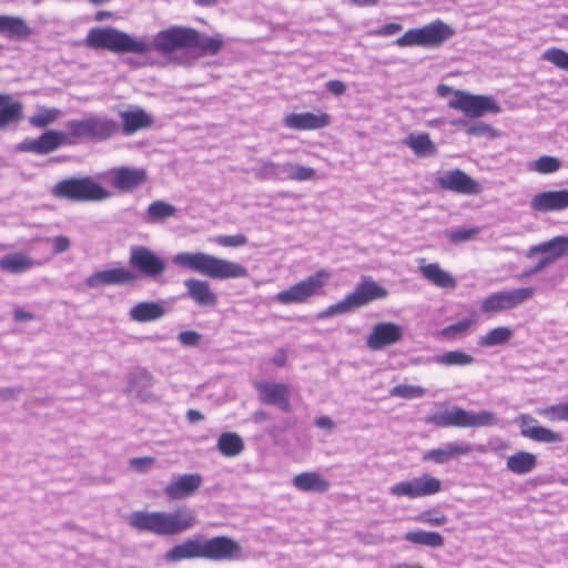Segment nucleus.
<instances>
[{"instance_id":"nucleus-11","label":"nucleus","mask_w":568,"mask_h":568,"mask_svg":"<svg viewBox=\"0 0 568 568\" xmlns=\"http://www.w3.org/2000/svg\"><path fill=\"white\" fill-rule=\"evenodd\" d=\"M442 490V481L427 474L414 477L408 480H402L389 487L388 491L396 498L417 499L430 496Z\"/></svg>"},{"instance_id":"nucleus-37","label":"nucleus","mask_w":568,"mask_h":568,"mask_svg":"<svg viewBox=\"0 0 568 568\" xmlns=\"http://www.w3.org/2000/svg\"><path fill=\"white\" fill-rule=\"evenodd\" d=\"M23 116V104L12 102L7 94H0V129L18 123Z\"/></svg>"},{"instance_id":"nucleus-36","label":"nucleus","mask_w":568,"mask_h":568,"mask_svg":"<svg viewBox=\"0 0 568 568\" xmlns=\"http://www.w3.org/2000/svg\"><path fill=\"white\" fill-rule=\"evenodd\" d=\"M39 264L26 253H12L0 258V268L12 274L24 273Z\"/></svg>"},{"instance_id":"nucleus-4","label":"nucleus","mask_w":568,"mask_h":568,"mask_svg":"<svg viewBox=\"0 0 568 568\" xmlns=\"http://www.w3.org/2000/svg\"><path fill=\"white\" fill-rule=\"evenodd\" d=\"M388 291L378 284L371 276H364L355 286L354 291L347 294L342 301L328 306L317 314L318 318H328L336 315L347 314L361 308L374 301L384 300Z\"/></svg>"},{"instance_id":"nucleus-14","label":"nucleus","mask_w":568,"mask_h":568,"mask_svg":"<svg viewBox=\"0 0 568 568\" xmlns=\"http://www.w3.org/2000/svg\"><path fill=\"white\" fill-rule=\"evenodd\" d=\"M129 263L150 278H158L166 270L165 261L152 250L142 245L131 247Z\"/></svg>"},{"instance_id":"nucleus-13","label":"nucleus","mask_w":568,"mask_h":568,"mask_svg":"<svg viewBox=\"0 0 568 568\" xmlns=\"http://www.w3.org/2000/svg\"><path fill=\"white\" fill-rule=\"evenodd\" d=\"M202 558L211 561H236L243 559V547L229 536H215L201 540Z\"/></svg>"},{"instance_id":"nucleus-54","label":"nucleus","mask_w":568,"mask_h":568,"mask_svg":"<svg viewBox=\"0 0 568 568\" xmlns=\"http://www.w3.org/2000/svg\"><path fill=\"white\" fill-rule=\"evenodd\" d=\"M176 339L182 346L197 347L202 341V335L193 329L180 332Z\"/></svg>"},{"instance_id":"nucleus-18","label":"nucleus","mask_w":568,"mask_h":568,"mask_svg":"<svg viewBox=\"0 0 568 568\" xmlns=\"http://www.w3.org/2000/svg\"><path fill=\"white\" fill-rule=\"evenodd\" d=\"M254 388L262 404L276 406L285 413L291 410V390L286 384L257 381L254 383Z\"/></svg>"},{"instance_id":"nucleus-12","label":"nucleus","mask_w":568,"mask_h":568,"mask_svg":"<svg viewBox=\"0 0 568 568\" xmlns=\"http://www.w3.org/2000/svg\"><path fill=\"white\" fill-rule=\"evenodd\" d=\"M535 294L534 287H520L510 291H500L493 293L481 301L480 310L485 314H496L513 310Z\"/></svg>"},{"instance_id":"nucleus-59","label":"nucleus","mask_w":568,"mask_h":568,"mask_svg":"<svg viewBox=\"0 0 568 568\" xmlns=\"http://www.w3.org/2000/svg\"><path fill=\"white\" fill-rule=\"evenodd\" d=\"M52 243H53V253L54 254H61V253L68 251L71 245L69 237L63 236V235L55 236L52 240Z\"/></svg>"},{"instance_id":"nucleus-62","label":"nucleus","mask_w":568,"mask_h":568,"mask_svg":"<svg viewBox=\"0 0 568 568\" xmlns=\"http://www.w3.org/2000/svg\"><path fill=\"white\" fill-rule=\"evenodd\" d=\"M20 387H6L0 388V399L2 400H13L17 399L18 395L21 393Z\"/></svg>"},{"instance_id":"nucleus-52","label":"nucleus","mask_w":568,"mask_h":568,"mask_svg":"<svg viewBox=\"0 0 568 568\" xmlns=\"http://www.w3.org/2000/svg\"><path fill=\"white\" fill-rule=\"evenodd\" d=\"M156 463V459L151 456L134 457L129 460V467L131 470L144 474L148 473Z\"/></svg>"},{"instance_id":"nucleus-1","label":"nucleus","mask_w":568,"mask_h":568,"mask_svg":"<svg viewBox=\"0 0 568 568\" xmlns=\"http://www.w3.org/2000/svg\"><path fill=\"white\" fill-rule=\"evenodd\" d=\"M192 28L171 26L158 31L151 40L135 36L114 27L92 28L85 38V45L95 50H106L115 54L145 55L156 52L165 57L169 63L185 65L189 61L176 52L190 49Z\"/></svg>"},{"instance_id":"nucleus-39","label":"nucleus","mask_w":568,"mask_h":568,"mask_svg":"<svg viewBox=\"0 0 568 568\" xmlns=\"http://www.w3.org/2000/svg\"><path fill=\"white\" fill-rule=\"evenodd\" d=\"M404 539L410 544L426 546L430 548H440L445 544L444 537L437 531L414 530L407 531Z\"/></svg>"},{"instance_id":"nucleus-45","label":"nucleus","mask_w":568,"mask_h":568,"mask_svg":"<svg viewBox=\"0 0 568 568\" xmlns=\"http://www.w3.org/2000/svg\"><path fill=\"white\" fill-rule=\"evenodd\" d=\"M61 111L55 108H39L38 112L29 118V123L34 128H47L57 121Z\"/></svg>"},{"instance_id":"nucleus-47","label":"nucleus","mask_w":568,"mask_h":568,"mask_svg":"<svg viewBox=\"0 0 568 568\" xmlns=\"http://www.w3.org/2000/svg\"><path fill=\"white\" fill-rule=\"evenodd\" d=\"M476 323L473 318H464L460 322L447 325L439 335L446 339H456L466 335L467 331Z\"/></svg>"},{"instance_id":"nucleus-6","label":"nucleus","mask_w":568,"mask_h":568,"mask_svg":"<svg viewBox=\"0 0 568 568\" xmlns=\"http://www.w3.org/2000/svg\"><path fill=\"white\" fill-rule=\"evenodd\" d=\"M425 422L437 427L479 428L497 426L499 419L489 410L470 412L456 406L429 415L425 418Z\"/></svg>"},{"instance_id":"nucleus-35","label":"nucleus","mask_w":568,"mask_h":568,"mask_svg":"<svg viewBox=\"0 0 568 568\" xmlns=\"http://www.w3.org/2000/svg\"><path fill=\"white\" fill-rule=\"evenodd\" d=\"M424 262L425 260H422L419 271L428 282L440 288H454L456 286V280L448 272L444 271L439 264H425Z\"/></svg>"},{"instance_id":"nucleus-43","label":"nucleus","mask_w":568,"mask_h":568,"mask_svg":"<svg viewBox=\"0 0 568 568\" xmlns=\"http://www.w3.org/2000/svg\"><path fill=\"white\" fill-rule=\"evenodd\" d=\"M217 449L226 457H234L243 452L244 443L235 433H223L217 439Z\"/></svg>"},{"instance_id":"nucleus-22","label":"nucleus","mask_w":568,"mask_h":568,"mask_svg":"<svg viewBox=\"0 0 568 568\" xmlns=\"http://www.w3.org/2000/svg\"><path fill=\"white\" fill-rule=\"evenodd\" d=\"M530 209L537 213L560 212L568 210V190L545 191L535 194Z\"/></svg>"},{"instance_id":"nucleus-20","label":"nucleus","mask_w":568,"mask_h":568,"mask_svg":"<svg viewBox=\"0 0 568 568\" xmlns=\"http://www.w3.org/2000/svg\"><path fill=\"white\" fill-rule=\"evenodd\" d=\"M136 275L126 267L101 270L92 273L84 281L89 288H101L108 285H125L133 283Z\"/></svg>"},{"instance_id":"nucleus-64","label":"nucleus","mask_w":568,"mask_h":568,"mask_svg":"<svg viewBox=\"0 0 568 568\" xmlns=\"http://www.w3.org/2000/svg\"><path fill=\"white\" fill-rule=\"evenodd\" d=\"M296 165H297V163H294V162H285L283 164H280V175L281 176L285 175L284 178L293 181Z\"/></svg>"},{"instance_id":"nucleus-60","label":"nucleus","mask_w":568,"mask_h":568,"mask_svg":"<svg viewBox=\"0 0 568 568\" xmlns=\"http://www.w3.org/2000/svg\"><path fill=\"white\" fill-rule=\"evenodd\" d=\"M326 89L334 95H342L346 91V84L341 80H331L326 83Z\"/></svg>"},{"instance_id":"nucleus-57","label":"nucleus","mask_w":568,"mask_h":568,"mask_svg":"<svg viewBox=\"0 0 568 568\" xmlns=\"http://www.w3.org/2000/svg\"><path fill=\"white\" fill-rule=\"evenodd\" d=\"M539 416L547 418L550 422H562L561 418V404L550 405L537 410Z\"/></svg>"},{"instance_id":"nucleus-30","label":"nucleus","mask_w":568,"mask_h":568,"mask_svg":"<svg viewBox=\"0 0 568 568\" xmlns=\"http://www.w3.org/2000/svg\"><path fill=\"white\" fill-rule=\"evenodd\" d=\"M193 558H202L200 537L189 538L169 549L164 555V560L168 562H179Z\"/></svg>"},{"instance_id":"nucleus-56","label":"nucleus","mask_w":568,"mask_h":568,"mask_svg":"<svg viewBox=\"0 0 568 568\" xmlns=\"http://www.w3.org/2000/svg\"><path fill=\"white\" fill-rule=\"evenodd\" d=\"M479 233L478 227L460 229L452 231L447 234L448 239L453 243H462L471 240Z\"/></svg>"},{"instance_id":"nucleus-32","label":"nucleus","mask_w":568,"mask_h":568,"mask_svg":"<svg viewBox=\"0 0 568 568\" xmlns=\"http://www.w3.org/2000/svg\"><path fill=\"white\" fill-rule=\"evenodd\" d=\"M403 143L418 158H430L438 152L437 145L426 132H413L404 139Z\"/></svg>"},{"instance_id":"nucleus-31","label":"nucleus","mask_w":568,"mask_h":568,"mask_svg":"<svg viewBox=\"0 0 568 568\" xmlns=\"http://www.w3.org/2000/svg\"><path fill=\"white\" fill-rule=\"evenodd\" d=\"M0 34L10 40H26L32 34V29L21 17L0 16Z\"/></svg>"},{"instance_id":"nucleus-61","label":"nucleus","mask_w":568,"mask_h":568,"mask_svg":"<svg viewBox=\"0 0 568 568\" xmlns=\"http://www.w3.org/2000/svg\"><path fill=\"white\" fill-rule=\"evenodd\" d=\"M550 264H551L550 257H542L534 267L527 270L523 276L529 277L531 275H535V274L539 273L540 271H542L544 268H546Z\"/></svg>"},{"instance_id":"nucleus-16","label":"nucleus","mask_w":568,"mask_h":568,"mask_svg":"<svg viewBox=\"0 0 568 568\" xmlns=\"http://www.w3.org/2000/svg\"><path fill=\"white\" fill-rule=\"evenodd\" d=\"M63 144H70V136L63 131H47L38 139H26L16 145L18 152L49 154Z\"/></svg>"},{"instance_id":"nucleus-24","label":"nucleus","mask_w":568,"mask_h":568,"mask_svg":"<svg viewBox=\"0 0 568 568\" xmlns=\"http://www.w3.org/2000/svg\"><path fill=\"white\" fill-rule=\"evenodd\" d=\"M202 484L200 474L179 475L164 487V494L172 500L184 499L192 496Z\"/></svg>"},{"instance_id":"nucleus-42","label":"nucleus","mask_w":568,"mask_h":568,"mask_svg":"<svg viewBox=\"0 0 568 568\" xmlns=\"http://www.w3.org/2000/svg\"><path fill=\"white\" fill-rule=\"evenodd\" d=\"M513 329L507 326H498L478 337L480 347H494L506 344L513 337Z\"/></svg>"},{"instance_id":"nucleus-33","label":"nucleus","mask_w":568,"mask_h":568,"mask_svg":"<svg viewBox=\"0 0 568 568\" xmlns=\"http://www.w3.org/2000/svg\"><path fill=\"white\" fill-rule=\"evenodd\" d=\"M293 486L304 493H326L329 481L315 471H304L292 478Z\"/></svg>"},{"instance_id":"nucleus-51","label":"nucleus","mask_w":568,"mask_h":568,"mask_svg":"<svg viewBox=\"0 0 568 568\" xmlns=\"http://www.w3.org/2000/svg\"><path fill=\"white\" fill-rule=\"evenodd\" d=\"M256 176L261 179H283L280 175V164L268 160L261 161V165L256 170Z\"/></svg>"},{"instance_id":"nucleus-9","label":"nucleus","mask_w":568,"mask_h":568,"mask_svg":"<svg viewBox=\"0 0 568 568\" xmlns=\"http://www.w3.org/2000/svg\"><path fill=\"white\" fill-rule=\"evenodd\" d=\"M329 277L331 274L327 271L320 270L290 286L287 290L278 292L274 298L282 305L305 303L310 298L321 294L322 288L327 284Z\"/></svg>"},{"instance_id":"nucleus-5","label":"nucleus","mask_w":568,"mask_h":568,"mask_svg":"<svg viewBox=\"0 0 568 568\" xmlns=\"http://www.w3.org/2000/svg\"><path fill=\"white\" fill-rule=\"evenodd\" d=\"M70 144L79 140L103 142L110 140L120 132V125L113 119L89 115L82 119H72L65 123Z\"/></svg>"},{"instance_id":"nucleus-25","label":"nucleus","mask_w":568,"mask_h":568,"mask_svg":"<svg viewBox=\"0 0 568 568\" xmlns=\"http://www.w3.org/2000/svg\"><path fill=\"white\" fill-rule=\"evenodd\" d=\"M286 128L297 131L318 130L331 123V116L324 112L290 113L283 119Z\"/></svg>"},{"instance_id":"nucleus-38","label":"nucleus","mask_w":568,"mask_h":568,"mask_svg":"<svg viewBox=\"0 0 568 568\" xmlns=\"http://www.w3.org/2000/svg\"><path fill=\"white\" fill-rule=\"evenodd\" d=\"M506 466L514 474L526 475L537 466V457L532 453L520 450L507 457Z\"/></svg>"},{"instance_id":"nucleus-49","label":"nucleus","mask_w":568,"mask_h":568,"mask_svg":"<svg viewBox=\"0 0 568 568\" xmlns=\"http://www.w3.org/2000/svg\"><path fill=\"white\" fill-rule=\"evenodd\" d=\"M542 59L560 70L568 72V52L559 48H549L542 53Z\"/></svg>"},{"instance_id":"nucleus-44","label":"nucleus","mask_w":568,"mask_h":568,"mask_svg":"<svg viewBox=\"0 0 568 568\" xmlns=\"http://www.w3.org/2000/svg\"><path fill=\"white\" fill-rule=\"evenodd\" d=\"M176 207L165 201L158 200L150 203L146 209V221L150 223L163 222L176 214Z\"/></svg>"},{"instance_id":"nucleus-17","label":"nucleus","mask_w":568,"mask_h":568,"mask_svg":"<svg viewBox=\"0 0 568 568\" xmlns=\"http://www.w3.org/2000/svg\"><path fill=\"white\" fill-rule=\"evenodd\" d=\"M404 336L402 325L394 322H379L373 325L366 337V346L371 351H381L387 346L399 343Z\"/></svg>"},{"instance_id":"nucleus-58","label":"nucleus","mask_w":568,"mask_h":568,"mask_svg":"<svg viewBox=\"0 0 568 568\" xmlns=\"http://www.w3.org/2000/svg\"><path fill=\"white\" fill-rule=\"evenodd\" d=\"M314 178H315V170L313 168L304 166L301 164L296 165L293 181L304 182V181H311Z\"/></svg>"},{"instance_id":"nucleus-50","label":"nucleus","mask_w":568,"mask_h":568,"mask_svg":"<svg viewBox=\"0 0 568 568\" xmlns=\"http://www.w3.org/2000/svg\"><path fill=\"white\" fill-rule=\"evenodd\" d=\"M415 520L420 524H426L433 527H439L447 523L448 518L438 509H427L419 513Z\"/></svg>"},{"instance_id":"nucleus-40","label":"nucleus","mask_w":568,"mask_h":568,"mask_svg":"<svg viewBox=\"0 0 568 568\" xmlns=\"http://www.w3.org/2000/svg\"><path fill=\"white\" fill-rule=\"evenodd\" d=\"M192 33L190 49H199L204 54H216L223 45V40L220 37H206L193 28Z\"/></svg>"},{"instance_id":"nucleus-28","label":"nucleus","mask_w":568,"mask_h":568,"mask_svg":"<svg viewBox=\"0 0 568 568\" xmlns=\"http://www.w3.org/2000/svg\"><path fill=\"white\" fill-rule=\"evenodd\" d=\"M166 315V308L163 302L145 301L133 305L130 308L129 316L132 322L149 323L163 318Z\"/></svg>"},{"instance_id":"nucleus-63","label":"nucleus","mask_w":568,"mask_h":568,"mask_svg":"<svg viewBox=\"0 0 568 568\" xmlns=\"http://www.w3.org/2000/svg\"><path fill=\"white\" fill-rule=\"evenodd\" d=\"M402 28H403L402 24L392 22V23H387L384 27H382L381 29L376 30L375 34H377V36H393V34L397 33L398 31H400Z\"/></svg>"},{"instance_id":"nucleus-46","label":"nucleus","mask_w":568,"mask_h":568,"mask_svg":"<svg viewBox=\"0 0 568 568\" xmlns=\"http://www.w3.org/2000/svg\"><path fill=\"white\" fill-rule=\"evenodd\" d=\"M560 168L561 162L559 159L551 155H542L530 164L529 170L539 174H551L557 172Z\"/></svg>"},{"instance_id":"nucleus-29","label":"nucleus","mask_w":568,"mask_h":568,"mask_svg":"<svg viewBox=\"0 0 568 568\" xmlns=\"http://www.w3.org/2000/svg\"><path fill=\"white\" fill-rule=\"evenodd\" d=\"M537 254H549L546 257L551 258V263L568 254V235L555 236L546 242L531 246L526 256L534 257Z\"/></svg>"},{"instance_id":"nucleus-3","label":"nucleus","mask_w":568,"mask_h":568,"mask_svg":"<svg viewBox=\"0 0 568 568\" xmlns=\"http://www.w3.org/2000/svg\"><path fill=\"white\" fill-rule=\"evenodd\" d=\"M172 262L181 268L216 280L241 278L248 274L243 265L204 252H180Z\"/></svg>"},{"instance_id":"nucleus-34","label":"nucleus","mask_w":568,"mask_h":568,"mask_svg":"<svg viewBox=\"0 0 568 568\" xmlns=\"http://www.w3.org/2000/svg\"><path fill=\"white\" fill-rule=\"evenodd\" d=\"M153 376L145 369H139L128 375L126 390L145 400L151 396Z\"/></svg>"},{"instance_id":"nucleus-55","label":"nucleus","mask_w":568,"mask_h":568,"mask_svg":"<svg viewBox=\"0 0 568 568\" xmlns=\"http://www.w3.org/2000/svg\"><path fill=\"white\" fill-rule=\"evenodd\" d=\"M214 242L225 247H237L245 245L247 243V239L243 234L219 235L214 239Z\"/></svg>"},{"instance_id":"nucleus-21","label":"nucleus","mask_w":568,"mask_h":568,"mask_svg":"<svg viewBox=\"0 0 568 568\" xmlns=\"http://www.w3.org/2000/svg\"><path fill=\"white\" fill-rule=\"evenodd\" d=\"M519 425L520 435L537 443L554 444L561 443L564 437L560 433L550 428L535 425L536 419L528 414H520L516 418Z\"/></svg>"},{"instance_id":"nucleus-41","label":"nucleus","mask_w":568,"mask_h":568,"mask_svg":"<svg viewBox=\"0 0 568 568\" xmlns=\"http://www.w3.org/2000/svg\"><path fill=\"white\" fill-rule=\"evenodd\" d=\"M433 362L446 367L470 366L475 363V358L466 352L456 349L434 356Z\"/></svg>"},{"instance_id":"nucleus-15","label":"nucleus","mask_w":568,"mask_h":568,"mask_svg":"<svg viewBox=\"0 0 568 568\" xmlns=\"http://www.w3.org/2000/svg\"><path fill=\"white\" fill-rule=\"evenodd\" d=\"M443 190L464 195H478L483 192L481 184L460 169L447 170L436 179Z\"/></svg>"},{"instance_id":"nucleus-23","label":"nucleus","mask_w":568,"mask_h":568,"mask_svg":"<svg viewBox=\"0 0 568 568\" xmlns=\"http://www.w3.org/2000/svg\"><path fill=\"white\" fill-rule=\"evenodd\" d=\"M474 449L480 453L486 452V447L484 445L473 447L469 444L448 443L444 447L427 450L424 453L422 459L424 462H433L437 465H443L448 463L450 459L465 456L471 453Z\"/></svg>"},{"instance_id":"nucleus-10","label":"nucleus","mask_w":568,"mask_h":568,"mask_svg":"<svg viewBox=\"0 0 568 568\" xmlns=\"http://www.w3.org/2000/svg\"><path fill=\"white\" fill-rule=\"evenodd\" d=\"M448 106L462 111L466 116L473 119L481 118L487 113L497 114L500 112V106L493 97L471 94L464 90L454 91V97L449 100Z\"/></svg>"},{"instance_id":"nucleus-26","label":"nucleus","mask_w":568,"mask_h":568,"mask_svg":"<svg viewBox=\"0 0 568 568\" xmlns=\"http://www.w3.org/2000/svg\"><path fill=\"white\" fill-rule=\"evenodd\" d=\"M121 129L125 135H133L139 131L151 128L154 120L144 109L133 105L119 112Z\"/></svg>"},{"instance_id":"nucleus-48","label":"nucleus","mask_w":568,"mask_h":568,"mask_svg":"<svg viewBox=\"0 0 568 568\" xmlns=\"http://www.w3.org/2000/svg\"><path fill=\"white\" fill-rule=\"evenodd\" d=\"M425 393L426 389L419 385H397L389 390L390 396L406 399L423 397Z\"/></svg>"},{"instance_id":"nucleus-27","label":"nucleus","mask_w":568,"mask_h":568,"mask_svg":"<svg viewBox=\"0 0 568 568\" xmlns=\"http://www.w3.org/2000/svg\"><path fill=\"white\" fill-rule=\"evenodd\" d=\"M187 296L201 307H213L217 303L215 293L211 290L210 283L203 280L189 278L184 281Z\"/></svg>"},{"instance_id":"nucleus-53","label":"nucleus","mask_w":568,"mask_h":568,"mask_svg":"<svg viewBox=\"0 0 568 568\" xmlns=\"http://www.w3.org/2000/svg\"><path fill=\"white\" fill-rule=\"evenodd\" d=\"M466 133L470 136H489L490 139L498 138V132L487 123H476L467 126Z\"/></svg>"},{"instance_id":"nucleus-2","label":"nucleus","mask_w":568,"mask_h":568,"mask_svg":"<svg viewBox=\"0 0 568 568\" xmlns=\"http://www.w3.org/2000/svg\"><path fill=\"white\" fill-rule=\"evenodd\" d=\"M196 515L192 508L182 506L172 511H132L126 517L130 527L155 536H176L196 525Z\"/></svg>"},{"instance_id":"nucleus-19","label":"nucleus","mask_w":568,"mask_h":568,"mask_svg":"<svg viewBox=\"0 0 568 568\" xmlns=\"http://www.w3.org/2000/svg\"><path fill=\"white\" fill-rule=\"evenodd\" d=\"M111 185L120 192H132L143 186L148 180L142 168L118 166L108 172Z\"/></svg>"},{"instance_id":"nucleus-8","label":"nucleus","mask_w":568,"mask_h":568,"mask_svg":"<svg viewBox=\"0 0 568 568\" xmlns=\"http://www.w3.org/2000/svg\"><path fill=\"white\" fill-rule=\"evenodd\" d=\"M454 34V30L442 20H436L422 28L409 29L402 37L397 38L396 45L410 47L420 45L436 48L442 45Z\"/></svg>"},{"instance_id":"nucleus-7","label":"nucleus","mask_w":568,"mask_h":568,"mask_svg":"<svg viewBox=\"0 0 568 568\" xmlns=\"http://www.w3.org/2000/svg\"><path fill=\"white\" fill-rule=\"evenodd\" d=\"M52 194L75 202H100L111 197V193L91 176L64 179L53 186Z\"/></svg>"}]
</instances>
